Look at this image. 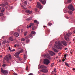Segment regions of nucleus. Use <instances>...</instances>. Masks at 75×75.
<instances>
[{
    "label": "nucleus",
    "instance_id": "nucleus-1",
    "mask_svg": "<svg viewBox=\"0 0 75 75\" xmlns=\"http://www.w3.org/2000/svg\"><path fill=\"white\" fill-rule=\"evenodd\" d=\"M55 43L57 45H54V47H58L59 46L60 47H64L63 45L65 46H67V42L65 41H62L61 42V43L60 42H58L56 41Z\"/></svg>",
    "mask_w": 75,
    "mask_h": 75
},
{
    "label": "nucleus",
    "instance_id": "nucleus-23",
    "mask_svg": "<svg viewBox=\"0 0 75 75\" xmlns=\"http://www.w3.org/2000/svg\"><path fill=\"white\" fill-rule=\"evenodd\" d=\"M68 12L69 14H72V11H69Z\"/></svg>",
    "mask_w": 75,
    "mask_h": 75
},
{
    "label": "nucleus",
    "instance_id": "nucleus-24",
    "mask_svg": "<svg viewBox=\"0 0 75 75\" xmlns=\"http://www.w3.org/2000/svg\"><path fill=\"white\" fill-rule=\"evenodd\" d=\"M47 58L48 59H51V57L49 54H47Z\"/></svg>",
    "mask_w": 75,
    "mask_h": 75
},
{
    "label": "nucleus",
    "instance_id": "nucleus-40",
    "mask_svg": "<svg viewBox=\"0 0 75 75\" xmlns=\"http://www.w3.org/2000/svg\"><path fill=\"white\" fill-rule=\"evenodd\" d=\"M17 58L18 59H19V61H21V59L20 58V57L19 56V57Z\"/></svg>",
    "mask_w": 75,
    "mask_h": 75
},
{
    "label": "nucleus",
    "instance_id": "nucleus-63",
    "mask_svg": "<svg viewBox=\"0 0 75 75\" xmlns=\"http://www.w3.org/2000/svg\"><path fill=\"white\" fill-rule=\"evenodd\" d=\"M73 71H75V68H73Z\"/></svg>",
    "mask_w": 75,
    "mask_h": 75
},
{
    "label": "nucleus",
    "instance_id": "nucleus-55",
    "mask_svg": "<svg viewBox=\"0 0 75 75\" xmlns=\"http://www.w3.org/2000/svg\"><path fill=\"white\" fill-rule=\"evenodd\" d=\"M23 9H24V10H27V8H25V7H23Z\"/></svg>",
    "mask_w": 75,
    "mask_h": 75
},
{
    "label": "nucleus",
    "instance_id": "nucleus-26",
    "mask_svg": "<svg viewBox=\"0 0 75 75\" xmlns=\"http://www.w3.org/2000/svg\"><path fill=\"white\" fill-rule=\"evenodd\" d=\"M14 46L15 47H19L20 45H18L16 44L15 45H14Z\"/></svg>",
    "mask_w": 75,
    "mask_h": 75
},
{
    "label": "nucleus",
    "instance_id": "nucleus-57",
    "mask_svg": "<svg viewBox=\"0 0 75 75\" xmlns=\"http://www.w3.org/2000/svg\"><path fill=\"white\" fill-rule=\"evenodd\" d=\"M6 43H7V44H8V43H9V41H8Z\"/></svg>",
    "mask_w": 75,
    "mask_h": 75
},
{
    "label": "nucleus",
    "instance_id": "nucleus-21",
    "mask_svg": "<svg viewBox=\"0 0 75 75\" xmlns=\"http://www.w3.org/2000/svg\"><path fill=\"white\" fill-rule=\"evenodd\" d=\"M26 59H27V56L26 55V54H25L24 58V61H25Z\"/></svg>",
    "mask_w": 75,
    "mask_h": 75
},
{
    "label": "nucleus",
    "instance_id": "nucleus-20",
    "mask_svg": "<svg viewBox=\"0 0 75 75\" xmlns=\"http://www.w3.org/2000/svg\"><path fill=\"white\" fill-rule=\"evenodd\" d=\"M64 63L66 66H67V67H70L69 66V64H68V63H67V62H65Z\"/></svg>",
    "mask_w": 75,
    "mask_h": 75
},
{
    "label": "nucleus",
    "instance_id": "nucleus-56",
    "mask_svg": "<svg viewBox=\"0 0 75 75\" xmlns=\"http://www.w3.org/2000/svg\"><path fill=\"white\" fill-rule=\"evenodd\" d=\"M66 18L67 19L69 18L68 17H67V16H66Z\"/></svg>",
    "mask_w": 75,
    "mask_h": 75
},
{
    "label": "nucleus",
    "instance_id": "nucleus-27",
    "mask_svg": "<svg viewBox=\"0 0 75 75\" xmlns=\"http://www.w3.org/2000/svg\"><path fill=\"white\" fill-rule=\"evenodd\" d=\"M4 4H5V6L8 5V3H7V2H4Z\"/></svg>",
    "mask_w": 75,
    "mask_h": 75
},
{
    "label": "nucleus",
    "instance_id": "nucleus-64",
    "mask_svg": "<svg viewBox=\"0 0 75 75\" xmlns=\"http://www.w3.org/2000/svg\"><path fill=\"white\" fill-rule=\"evenodd\" d=\"M54 71H53L52 72V74H54Z\"/></svg>",
    "mask_w": 75,
    "mask_h": 75
},
{
    "label": "nucleus",
    "instance_id": "nucleus-61",
    "mask_svg": "<svg viewBox=\"0 0 75 75\" xmlns=\"http://www.w3.org/2000/svg\"><path fill=\"white\" fill-rule=\"evenodd\" d=\"M60 54H61V53H59L58 54V55H60Z\"/></svg>",
    "mask_w": 75,
    "mask_h": 75
},
{
    "label": "nucleus",
    "instance_id": "nucleus-50",
    "mask_svg": "<svg viewBox=\"0 0 75 75\" xmlns=\"http://www.w3.org/2000/svg\"><path fill=\"white\" fill-rule=\"evenodd\" d=\"M53 65H54V63H52V64H51V67H52L53 66Z\"/></svg>",
    "mask_w": 75,
    "mask_h": 75
},
{
    "label": "nucleus",
    "instance_id": "nucleus-38",
    "mask_svg": "<svg viewBox=\"0 0 75 75\" xmlns=\"http://www.w3.org/2000/svg\"><path fill=\"white\" fill-rule=\"evenodd\" d=\"M1 13H4V9H2L1 11Z\"/></svg>",
    "mask_w": 75,
    "mask_h": 75
},
{
    "label": "nucleus",
    "instance_id": "nucleus-3",
    "mask_svg": "<svg viewBox=\"0 0 75 75\" xmlns=\"http://www.w3.org/2000/svg\"><path fill=\"white\" fill-rule=\"evenodd\" d=\"M4 59L8 63H9V62H10L9 59H11V56L10 54H9L8 56V55H6Z\"/></svg>",
    "mask_w": 75,
    "mask_h": 75
},
{
    "label": "nucleus",
    "instance_id": "nucleus-10",
    "mask_svg": "<svg viewBox=\"0 0 75 75\" xmlns=\"http://www.w3.org/2000/svg\"><path fill=\"white\" fill-rule=\"evenodd\" d=\"M28 38H30V37H29L28 36L25 38V39L26 40V42L27 43H28V42H30V40H29Z\"/></svg>",
    "mask_w": 75,
    "mask_h": 75
},
{
    "label": "nucleus",
    "instance_id": "nucleus-15",
    "mask_svg": "<svg viewBox=\"0 0 75 75\" xmlns=\"http://www.w3.org/2000/svg\"><path fill=\"white\" fill-rule=\"evenodd\" d=\"M34 23H30L29 26V27L30 28H31V26H32V27L33 26H34Z\"/></svg>",
    "mask_w": 75,
    "mask_h": 75
},
{
    "label": "nucleus",
    "instance_id": "nucleus-35",
    "mask_svg": "<svg viewBox=\"0 0 75 75\" xmlns=\"http://www.w3.org/2000/svg\"><path fill=\"white\" fill-rule=\"evenodd\" d=\"M0 6H2V7H4V6H6V5H5V4H1Z\"/></svg>",
    "mask_w": 75,
    "mask_h": 75
},
{
    "label": "nucleus",
    "instance_id": "nucleus-25",
    "mask_svg": "<svg viewBox=\"0 0 75 75\" xmlns=\"http://www.w3.org/2000/svg\"><path fill=\"white\" fill-rule=\"evenodd\" d=\"M21 40L22 41H25V39L24 38H22L21 39Z\"/></svg>",
    "mask_w": 75,
    "mask_h": 75
},
{
    "label": "nucleus",
    "instance_id": "nucleus-58",
    "mask_svg": "<svg viewBox=\"0 0 75 75\" xmlns=\"http://www.w3.org/2000/svg\"><path fill=\"white\" fill-rule=\"evenodd\" d=\"M8 49H9V50H11V48H10V47H8Z\"/></svg>",
    "mask_w": 75,
    "mask_h": 75
},
{
    "label": "nucleus",
    "instance_id": "nucleus-60",
    "mask_svg": "<svg viewBox=\"0 0 75 75\" xmlns=\"http://www.w3.org/2000/svg\"><path fill=\"white\" fill-rule=\"evenodd\" d=\"M22 43L23 44V45H25V43H24V42H22Z\"/></svg>",
    "mask_w": 75,
    "mask_h": 75
},
{
    "label": "nucleus",
    "instance_id": "nucleus-14",
    "mask_svg": "<svg viewBox=\"0 0 75 75\" xmlns=\"http://www.w3.org/2000/svg\"><path fill=\"white\" fill-rule=\"evenodd\" d=\"M44 62L45 64L47 65V59H44Z\"/></svg>",
    "mask_w": 75,
    "mask_h": 75
},
{
    "label": "nucleus",
    "instance_id": "nucleus-52",
    "mask_svg": "<svg viewBox=\"0 0 75 75\" xmlns=\"http://www.w3.org/2000/svg\"><path fill=\"white\" fill-rule=\"evenodd\" d=\"M70 51V54H71V55H73V53H72V52Z\"/></svg>",
    "mask_w": 75,
    "mask_h": 75
},
{
    "label": "nucleus",
    "instance_id": "nucleus-18",
    "mask_svg": "<svg viewBox=\"0 0 75 75\" xmlns=\"http://www.w3.org/2000/svg\"><path fill=\"white\" fill-rule=\"evenodd\" d=\"M42 72H47V70L44 69H42L41 70Z\"/></svg>",
    "mask_w": 75,
    "mask_h": 75
},
{
    "label": "nucleus",
    "instance_id": "nucleus-6",
    "mask_svg": "<svg viewBox=\"0 0 75 75\" xmlns=\"http://www.w3.org/2000/svg\"><path fill=\"white\" fill-rule=\"evenodd\" d=\"M37 7L40 9H42V6L41 5V4L39 2H38L37 3Z\"/></svg>",
    "mask_w": 75,
    "mask_h": 75
},
{
    "label": "nucleus",
    "instance_id": "nucleus-32",
    "mask_svg": "<svg viewBox=\"0 0 75 75\" xmlns=\"http://www.w3.org/2000/svg\"><path fill=\"white\" fill-rule=\"evenodd\" d=\"M9 40H11V41H13L14 39L13 38L11 37H10L9 38Z\"/></svg>",
    "mask_w": 75,
    "mask_h": 75
},
{
    "label": "nucleus",
    "instance_id": "nucleus-44",
    "mask_svg": "<svg viewBox=\"0 0 75 75\" xmlns=\"http://www.w3.org/2000/svg\"><path fill=\"white\" fill-rule=\"evenodd\" d=\"M15 51V49H13L12 50H11L10 51V52H13V51Z\"/></svg>",
    "mask_w": 75,
    "mask_h": 75
},
{
    "label": "nucleus",
    "instance_id": "nucleus-49",
    "mask_svg": "<svg viewBox=\"0 0 75 75\" xmlns=\"http://www.w3.org/2000/svg\"><path fill=\"white\" fill-rule=\"evenodd\" d=\"M37 10H38V9H37V8H35V11H37Z\"/></svg>",
    "mask_w": 75,
    "mask_h": 75
},
{
    "label": "nucleus",
    "instance_id": "nucleus-39",
    "mask_svg": "<svg viewBox=\"0 0 75 75\" xmlns=\"http://www.w3.org/2000/svg\"><path fill=\"white\" fill-rule=\"evenodd\" d=\"M6 41L4 40L2 42V44H5V43H6Z\"/></svg>",
    "mask_w": 75,
    "mask_h": 75
},
{
    "label": "nucleus",
    "instance_id": "nucleus-43",
    "mask_svg": "<svg viewBox=\"0 0 75 75\" xmlns=\"http://www.w3.org/2000/svg\"><path fill=\"white\" fill-rule=\"evenodd\" d=\"M52 25V23H48V25Z\"/></svg>",
    "mask_w": 75,
    "mask_h": 75
},
{
    "label": "nucleus",
    "instance_id": "nucleus-4",
    "mask_svg": "<svg viewBox=\"0 0 75 75\" xmlns=\"http://www.w3.org/2000/svg\"><path fill=\"white\" fill-rule=\"evenodd\" d=\"M1 72L5 75H7L8 74V71L6 70H4L2 68L1 69Z\"/></svg>",
    "mask_w": 75,
    "mask_h": 75
},
{
    "label": "nucleus",
    "instance_id": "nucleus-11",
    "mask_svg": "<svg viewBox=\"0 0 75 75\" xmlns=\"http://www.w3.org/2000/svg\"><path fill=\"white\" fill-rule=\"evenodd\" d=\"M14 35L15 36V37H18L19 36V34L17 32H15L14 33Z\"/></svg>",
    "mask_w": 75,
    "mask_h": 75
},
{
    "label": "nucleus",
    "instance_id": "nucleus-46",
    "mask_svg": "<svg viewBox=\"0 0 75 75\" xmlns=\"http://www.w3.org/2000/svg\"><path fill=\"white\" fill-rule=\"evenodd\" d=\"M24 3L25 4H27V2L25 1L24 2Z\"/></svg>",
    "mask_w": 75,
    "mask_h": 75
},
{
    "label": "nucleus",
    "instance_id": "nucleus-37",
    "mask_svg": "<svg viewBox=\"0 0 75 75\" xmlns=\"http://www.w3.org/2000/svg\"><path fill=\"white\" fill-rule=\"evenodd\" d=\"M4 15V14L2 13H0V16H3Z\"/></svg>",
    "mask_w": 75,
    "mask_h": 75
},
{
    "label": "nucleus",
    "instance_id": "nucleus-48",
    "mask_svg": "<svg viewBox=\"0 0 75 75\" xmlns=\"http://www.w3.org/2000/svg\"><path fill=\"white\" fill-rule=\"evenodd\" d=\"M58 49H59V50H62V47H58Z\"/></svg>",
    "mask_w": 75,
    "mask_h": 75
},
{
    "label": "nucleus",
    "instance_id": "nucleus-7",
    "mask_svg": "<svg viewBox=\"0 0 75 75\" xmlns=\"http://www.w3.org/2000/svg\"><path fill=\"white\" fill-rule=\"evenodd\" d=\"M48 52L50 55H51V56H53V55H55L56 54L55 53L52 51H49Z\"/></svg>",
    "mask_w": 75,
    "mask_h": 75
},
{
    "label": "nucleus",
    "instance_id": "nucleus-9",
    "mask_svg": "<svg viewBox=\"0 0 75 75\" xmlns=\"http://www.w3.org/2000/svg\"><path fill=\"white\" fill-rule=\"evenodd\" d=\"M20 54V53L18 51L15 54L14 56L16 58H18V57H19Z\"/></svg>",
    "mask_w": 75,
    "mask_h": 75
},
{
    "label": "nucleus",
    "instance_id": "nucleus-36",
    "mask_svg": "<svg viewBox=\"0 0 75 75\" xmlns=\"http://www.w3.org/2000/svg\"><path fill=\"white\" fill-rule=\"evenodd\" d=\"M25 69L26 71H28V66H27L26 69Z\"/></svg>",
    "mask_w": 75,
    "mask_h": 75
},
{
    "label": "nucleus",
    "instance_id": "nucleus-51",
    "mask_svg": "<svg viewBox=\"0 0 75 75\" xmlns=\"http://www.w3.org/2000/svg\"><path fill=\"white\" fill-rule=\"evenodd\" d=\"M6 47H10V46H8V45H7L6 46Z\"/></svg>",
    "mask_w": 75,
    "mask_h": 75
},
{
    "label": "nucleus",
    "instance_id": "nucleus-5",
    "mask_svg": "<svg viewBox=\"0 0 75 75\" xmlns=\"http://www.w3.org/2000/svg\"><path fill=\"white\" fill-rule=\"evenodd\" d=\"M68 8L70 10H72L73 11H74L75 10L72 5H69L68 6Z\"/></svg>",
    "mask_w": 75,
    "mask_h": 75
},
{
    "label": "nucleus",
    "instance_id": "nucleus-13",
    "mask_svg": "<svg viewBox=\"0 0 75 75\" xmlns=\"http://www.w3.org/2000/svg\"><path fill=\"white\" fill-rule=\"evenodd\" d=\"M25 12L27 13H28L29 14H31L32 13V11L28 10H26L25 11Z\"/></svg>",
    "mask_w": 75,
    "mask_h": 75
},
{
    "label": "nucleus",
    "instance_id": "nucleus-59",
    "mask_svg": "<svg viewBox=\"0 0 75 75\" xmlns=\"http://www.w3.org/2000/svg\"><path fill=\"white\" fill-rule=\"evenodd\" d=\"M13 74L14 75H17V74L16 73H14Z\"/></svg>",
    "mask_w": 75,
    "mask_h": 75
},
{
    "label": "nucleus",
    "instance_id": "nucleus-34",
    "mask_svg": "<svg viewBox=\"0 0 75 75\" xmlns=\"http://www.w3.org/2000/svg\"><path fill=\"white\" fill-rule=\"evenodd\" d=\"M72 0H67V3H70L71 2V1H72Z\"/></svg>",
    "mask_w": 75,
    "mask_h": 75
},
{
    "label": "nucleus",
    "instance_id": "nucleus-62",
    "mask_svg": "<svg viewBox=\"0 0 75 75\" xmlns=\"http://www.w3.org/2000/svg\"><path fill=\"white\" fill-rule=\"evenodd\" d=\"M67 49H68V48H65L64 49V50H67Z\"/></svg>",
    "mask_w": 75,
    "mask_h": 75
},
{
    "label": "nucleus",
    "instance_id": "nucleus-19",
    "mask_svg": "<svg viewBox=\"0 0 75 75\" xmlns=\"http://www.w3.org/2000/svg\"><path fill=\"white\" fill-rule=\"evenodd\" d=\"M34 23H35L37 24H39V22H38V21H37L36 20H35L34 21Z\"/></svg>",
    "mask_w": 75,
    "mask_h": 75
},
{
    "label": "nucleus",
    "instance_id": "nucleus-30",
    "mask_svg": "<svg viewBox=\"0 0 75 75\" xmlns=\"http://www.w3.org/2000/svg\"><path fill=\"white\" fill-rule=\"evenodd\" d=\"M50 63V62L48 59H47V65H48Z\"/></svg>",
    "mask_w": 75,
    "mask_h": 75
},
{
    "label": "nucleus",
    "instance_id": "nucleus-29",
    "mask_svg": "<svg viewBox=\"0 0 75 75\" xmlns=\"http://www.w3.org/2000/svg\"><path fill=\"white\" fill-rule=\"evenodd\" d=\"M27 33H28V32L26 31L24 33V35L25 36H26L27 35Z\"/></svg>",
    "mask_w": 75,
    "mask_h": 75
},
{
    "label": "nucleus",
    "instance_id": "nucleus-45",
    "mask_svg": "<svg viewBox=\"0 0 75 75\" xmlns=\"http://www.w3.org/2000/svg\"><path fill=\"white\" fill-rule=\"evenodd\" d=\"M28 36L29 37H31L32 36V34H30V35L29 36Z\"/></svg>",
    "mask_w": 75,
    "mask_h": 75
},
{
    "label": "nucleus",
    "instance_id": "nucleus-17",
    "mask_svg": "<svg viewBox=\"0 0 75 75\" xmlns=\"http://www.w3.org/2000/svg\"><path fill=\"white\" fill-rule=\"evenodd\" d=\"M36 28V27L35 26H33L32 27V30H35V29Z\"/></svg>",
    "mask_w": 75,
    "mask_h": 75
},
{
    "label": "nucleus",
    "instance_id": "nucleus-42",
    "mask_svg": "<svg viewBox=\"0 0 75 75\" xmlns=\"http://www.w3.org/2000/svg\"><path fill=\"white\" fill-rule=\"evenodd\" d=\"M57 70V69L56 68H54V73H56V70Z\"/></svg>",
    "mask_w": 75,
    "mask_h": 75
},
{
    "label": "nucleus",
    "instance_id": "nucleus-33",
    "mask_svg": "<svg viewBox=\"0 0 75 75\" xmlns=\"http://www.w3.org/2000/svg\"><path fill=\"white\" fill-rule=\"evenodd\" d=\"M67 54H65L64 55V58H65V59H67V58H66V57H67Z\"/></svg>",
    "mask_w": 75,
    "mask_h": 75
},
{
    "label": "nucleus",
    "instance_id": "nucleus-41",
    "mask_svg": "<svg viewBox=\"0 0 75 75\" xmlns=\"http://www.w3.org/2000/svg\"><path fill=\"white\" fill-rule=\"evenodd\" d=\"M44 57L45 58H47V54H45L44 55Z\"/></svg>",
    "mask_w": 75,
    "mask_h": 75
},
{
    "label": "nucleus",
    "instance_id": "nucleus-28",
    "mask_svg": "<svg viewBox=\"0 0 75 75\" xmlns=\"http://www.w3.org/2000/svg\"><path fill=\"white\" fill-rule=\"evenodd\" d=\"M31 20V18H29L27 19V21H30Z\"/></svg>",
    "mask_w": 75,
    "mask_h": 75
},
{
    "label": "nucleus",
    "instance_id": "nucleus-12",
    "mask_svg": "<svg viewBox=\"0 0 75 75\" xmlns=\"http://www.w3.org/2000/svg\"><path fill=\"white\" fill-rule=\"evenodd\" d=\"M40 2H41L43 4H45V3H46L45 0H40Z\"/></svg>",
    "mask_w": 75,
    "mask_h": 75
},
{
    "label": "nucleus",
    "instance_id": "nucleus-31",
    "mask_svg": "<svg viewBox=\"0 0 75 75\" xmlns=\"http://www.w3.org/2000/svg\"><path fill=\"white\" fill-rule=\"evenodd\" d=\"M35 34V31H32L31 32V34Z\"/></svg>",
    "mask_w": 75,
    "mask_h": 75
},
{
    "label": "nucleus",
    "instance_id": "nucleus-2",
    "mask_svg": "<svg viewBox=\"0 0 75 75\" xmlns=\"http://www.w3.org/2000/svg\"><path fill=\"white\" fill-rule=\"evenodd\" d=\"M71 34H72V33L70 32H69L68 33H67L66 35L64 36V37L66 41H68L69 40V37L71 36Z\"/></svg>",
    "mask_w": 75,
    "mask_h": 75
},
{
    "label": "nucleus",
    "instance_id": "nucleus-16",
    "mask_svg": "<svg viewBox=\"0 0 75 75\" xmlns=\"http://www.w3.org/2000/svg\"><path fill=\"white\" fill-rule=\"evenodd\" d=\"M40 68H42V69H44V68L46 69V68H47V67L45 66L42 65H41L40 66Z\"/></svg>",
    "mask_w": 75,
    "mask_h": 75
},
{
    "label": "nucleus",
    "instance_id": "nucleus-47",
    "mask_svg": "<svg viewBox=\"0 0 75 75\" xmlns=\"http://www.w3.org/2000/svg\"><path fill=\"white\" fill-rule=\"evenodd\" d=\"M2 66L5 67H6V64H4Z\"/></svg>",
    "mask_w": 75,
    "mask_h": 75
},
{
    "label": "nucleus",
    "instance_id": "nucleus-22",
    "mask_svg": "<svg viewBox=\"0 0 75 75\" xmlns=\"http://www.w3.org/2000/svg\"><path fill=\"white\" fill-rule=\"evenodd\" d=\"M23 51H24V49H22L21 51H18V52H19V54H20V53H22V52H23Z\"/></svg>",
    "mask_w": 75,
    "mask_h": 75
},
{
    "label": "nucleus",
    "instance_id": "nucleus-53",
    "mask_svg": "<svg viewBox=\"0 0 75 75\" xmlns=\"http://www.w3.org/2000/svg\"><path fill=\"white\" fill-rule=\"evenodd\" d=\"M65 59H62V61H63V62H64V61H65Z\"/></svg>",
    "mask_w": 75,
    "mask_h": 75
},
{
    "label": "nucleus",
    "instance_id": "nucleus-54",
    "mask_svg": "<svg viewBox=\"0 0 75 75\" xmlns=\"http://www.w3.org/2000/svg\"><path fill=\"white\" fill-rule=\"evenodd\" d=\"M28 75H33V74L32 73H30Z\"/></svg>",
    "mask_w": 75,
    "mask_h": 75
},
{
    "label": "nucleus",
    "instance_id": "nucleus-8",
    "mask_svg": "<svg viewBox=\"0 0 75 75\" xmlns=\"http://www.w3.org/2000/svg\"><path fill=\"white\" fill-rule=\"evenodd\" d=\"M57 47H52V50L54 52H58L59 51L57 50Z\"/></svg>",
    "mask_w": 75,
    "mask_h": 75
}]
</instances>
